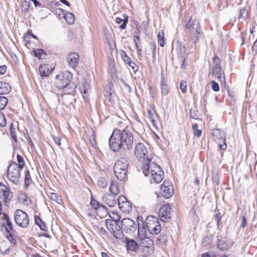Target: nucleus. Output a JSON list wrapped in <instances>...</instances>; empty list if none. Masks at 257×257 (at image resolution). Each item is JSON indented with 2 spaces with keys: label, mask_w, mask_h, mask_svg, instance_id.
I'll return each instance as SVG.
<instances>
[{
  "label": "nucleus",
  "mask_w": 257,
  "mask_h": 257,
  "mask_svg": "<svg viewBox=\"0 0 257 257\" xmlns=\"http://www.w3.org/2000/svg\"><path fill=\"white\" fill-rule=\"evenodd\" d=\"M6 65H0V75L4 74L6 72Z\"/></svg>",
  "instance_id": "338daca9"
},
{
  "label": "nucleus",
  "mask_w": 257,
  "mask_h": 257,
  "mask_svg": "<svg viewBox=\"0 0 257 257\" xmlns=\"http://www.w3.org/2000/svg\"><path fill=\"white\" fill-rule=\"evenodd\" d=\"M97 184L99 188H105L107 186V182L104 178L100 177L97 180Z\"/></svg>",
  "instance_id": "c9c22d12"
},
{
  "label": "nucleus",
  "mask_w": 257,
  "mask_h": 257,
  "mask_svg": "<svg viewBox=\"0 0 257 257\" xmlns=\"http://www.w3.org/2000/svg\"><path fill=\"white\" fill-rule=\"evenodd\" d=\"M117 202L120 210L124 212L132 211V205L124 196H120L118 198Z\"/></svg>",
  "instance_id": "f3484780"
},
{
  "label": "nucleus",
  "mask_w": 257,
  "mask_h": 257,
  "mask_svg": "<svg viewBox=\"0 0 257 257\" xmlns=\"http://www.w3.org/2000/svg\"><path fill=\"white\" fill-rule=\"evenodd\" d=\"M132 131V127L128 125L123 130H113L109 139V146L113 151L118 152L120 149L129 151L133 148L134 137Z\"/></svg>",
  "instance_id": "f257e3e1"
},
{
  "label": "nucleus",
  "mask_w": 257,
  "mask_h": 257,
  "mask_svg": "<svg viewBox=\"0 0 257 257\" xmlns=\"http://www.w3.org/2000/svg\"><path fill=\"white\" fill-rule=\"evenodd\" d=\"M30 37L29 35H25L24 36V41L25 43V45H27L28 44H30Z\"/></svg>",
  "instance_id": "052dcab7"
},
{
  "label": "nucleus",
  "mask_w": 257,
  "mask_h": 257,
  "mask_svg": "<svg viewBox=\"0 0 257 257\" xmlns=\"http://www.w3.org/2000/svg\"><path fill=\"white\" fill-rule=\"evenodd\" d=\"M246 224H247V221L246 220V218L244 216H242V219H241L240 226H241V227L244 228L246 225Z\"/></svg>",
  "instance_id": "69168bd1"
},
{
  "label": "nucleus",
  "mask_w": 257,
  "mask_h": 257,
  "mask_svg": "<svg viewBox=\"0 0 257 257\" xmlns=\"http://www.w3.org/2000/svg\"><path fill=\"white\" fill-rule=\"evenodd\" d=\"M35 56L39 59H44L46 56V53L43 50L38 49L33 51Z\"/></svg>",
  "instance_id": "72a5a7b5"
},
{
  "label": "nucleus",
  "mask_w": 257,
  "mask_h": 257,
  "mask_svg": "<svg viewBox=\"0 0 257 257\" xmlns=\"http://www.w3.org/2000/svg\"><path fill=\"white\" fill-rule=\"evenodd\" d=\"M158 37L159 39V42L160 43V45L161 47H164L165 44L164 32H160L158 35Z\"/></svg>",
  "instance_id": "49530a36"
},
{
  "label": "nucleus",
  "mask_w": 257,
  "mask_h": 257,
  "mask_svg": "<svg viewBox=\"0 0 257 257\" xmlns=\"http://www.w3.org/2000/svg\"><path fill=\"white\" fill-rule=\"evenodd\" d=\"M38 226L40 227L41 230L43 231H47V226L44 221L41 223V224H39Z\"/></svg>",
  "instance_id": "e2e57ef3"
},
{
  "label": "nucleus",
  "mask_w": 257,
  "mask_h": 257,
  "mask_svg": "<svg viewBox=\"0 0 257 257\" xmlns=\"http://www.w3.org/2000/svg\"><path fill=\"white\" fill-rule=\"evenodd\" d=\"M50 198L54 201H55L57 203L60 204L61 202V199L58 196L57 194L55 193H52L50 195Z\"/></svg>",
  "instance_id": "3c124183"
},
{
  "label": "nucleus",
  "mask_w": 257,
  "mask_h": 257,
  "mask_svg": "<svg viewBox=\"0 0 257 257\" xmlns=\"http://www.w3.org/2000/svg\"><path fill=\"white\" fill-rule=\"evenodd\" d=\"M120 225L122 229L128 234L134 233L137 228V223L130 218H123L121 221Z\"/></svg>",
  "instance_id": "9d476101"
},
{
  "label": "nucleus",
  "mask_w": 257,
  "mask_h": 257,
  "mask_svg": "<svg viewBox=\"0 0 257 257\" xmlns=\"http://www.w3.org/2000/svg\"><path fill=\"white\" fill-rule=\"evenodd\" d=\"M198 111L195 109H191L190 110V116L192 118L198 119Z\"/></svg>",
  "instance_id": "8fccbe9b"
},
{
  "label": "nucleus",
  "mask_w": 257,
  "mask_h": 257,
  "mask_svg": "<svg viewBox=\"0 0 257 257\" xmlns=\"http://www.w3.org/2000/svg\"><path fill=\"white\" fill-rule=\"evenodd\" d=\"M201 257H215V255L213 252L209 251L203 253Z\"/></svg>",
  "instance_id": "bf43d9fd"
},
{
  "label": "nucleus",
  "mask_w": 257,
  "mask_h": 257,
  "mask_svg": "<svg viewBox=\"0 0 257 257\" xmlns=\"http://www.w3.org/2000/svg\"><path fill=\"white\" fill-rule=\"evenodd\" d=\"M180 87L183 93H186L187 91V82L185 81H181L180 84Z\"/></svg>",
  "instance_id": "864d4df0"
},
{
  "label": "nucleus",
  "mask_w": 257,
  "mask_h": 257,
  "mask_svg": "<svg viewBox=\"0 0 257 257\" xmlns=\"http://www.w3.org/2000/svg\"><path fill=\"white\" fill-rule=\"evenodd\" d=\"M139 237L141 239L147 235V228L145 225L137 226Z\"/></svg>",
  "instance_id": "c756f323"
},
{
  "label": "nucleus",
  "mask_w": 257,
  "mask_h": 257,
  "mask_svg": "<svg viewBox=\"0 0 257 257\" xmlns=\"http://www.w3.org/2000/svg\"><path fill=\"white\" fill-rule=\"evenodd\" d=\"M160 194L165 199L169 198L174 193L173 186L169 181H165L160 187Z\"/></svg>",
  "instance_id": "ddd939ff"
},
{
  "label": "nucleus",
  "mask_w": 257,
  "mask_h": 257,
  "mask_svg": "<svg viewBox=\"0 0 257 257\" xmlns=\"http://www.w3.org/2000/svg\"><path fill=\"white\" fill-rule=\"evenodd\" d=\"M211 135L212 139L218 144V147L222 150H226L227 145L224 133L219 129L214 128L212 131Z\"/></svg>",
  "instance_id": "6e6552de"
},
{
  "label": "nucleus",
  "mask_w": 257,
  "mask_h": 257,
  "mask_svg": "<svg viewBox=\"0 0 257 257\" xmlns=\"http://www.w3.org/2000/svg\"><path fill=\"white\" fill-rule=\"evenodd\" d=\"M79 56L76 53H70L67 57V61L69 64H76L78 63Z\"/></svg>",
  "instance_id": "a878e982"
},
{
  "label": "nucleus",
  "mask_w": 257,
  "mask_h": 257,
  "mask_svg": "<svg viewBox=\"0 0 257 257\" xmlns=\"http://www.w3.org/2000/svg\"><path fill=\"white\" fill-rule=\"evenodd\" d=\"M116 196L109 193H105L101 197V201L103 204L109 207H114L117 201Z\"/></svg>",
  "instance_id": "dca6fc26"
},
{
  "label": "nucleus",
  "mask_w": 257,
  "mask_h": 257,
  "mask_svg": "<svg viewBox=\"0 0 257 257\" xmlns=\"http://www.w3.org/2000/svg\"><path fill=\"white\" fill-rule=\"evenodd\" d=\"M120 54L125 64H131V59L124 51H121Z\"/></svg>",
  "instance_id": "e433bc0d"
},
{
  "label": "nucleus",
  "mask_w": 257,
  "mask_h": 257,
  "mask_svg": "<svg viewBox=\"0 0 257 257\" xmlns=\"http://www.w3.org/2000/svg\"><path fill=\"white\" fill-rule=\"evenodd\" d=\"M22 169L19 168L15 162H12L7 170V177L14 184H18L21 177V172Z\"/></svg>",
  "instance_id": "423d86ee"
},
{
  "label": "nucleus",
  "mask_w": 257,
  "mask_h": 257,
  "mask_svg": "<svg viewBox=\"0 0 257 257\" xmlns=\"http://www.w3.org/2000/svg\"><path fill=\"white\" fill-rule=\"evenodd\" d=\"M115 223V221L111 219H105L100 221V224H102L105 225L109 231H111L113 230V226Z\"/></svg>",
  "instance_id": "cd10ccee"
},
{
  "label": "nucleus",
  "mask_w": 257,
  "mask_h": 257,
  "mask_svg": "<svg viewBox=\"0 0 257 257\" xmlns=\"http://www.w3.org/2000/svg\"><path fill=\"white\" fill-rule=\"evenodd\" d=\"M213 74L220 81L224 80V74L223 71L220 65H216L213 69Z\"/></svg>",
  "instance_id": "412c9836"
},
{
  "label": "nucleus",
  "mask_w": 257,
  "mask_h": 257,
  "mask_svg": "<svg viewBox=\"0 0 257 257\" xmlns=\"http://www.w3.org/2000/svg\"><path fill=\"white\" fill-rule=\"evenodd\" d=\"M14 220L19 226L26 228L30 222V219L28 214L21 209H17L14 213Z\"/></svg>",
  "instance_id": "0eeeda50"
},
{
  "label": "nucleus",
  "mask_w": 257,
  "mask_h": 257,
  "mask_svg": "<svg viewBox=\"0 0 257 257\" xmlns=\"http://www.w3.org/2000/svg\"><path fill=\"white\" fill-rule=\"evenodd\" d=\"M134 42L136 45V47L137 48V49L138 50V52H139L141 51V49L139 48V43H140V39L139 36H136L134 39Z\"/></svg>",
  "instance_id": "5fc2aeb1"
},
{
  "label": "nucleus",
  "mask_w": 257,
  "mask_h": 257,
  "mask_svg": "<svg viewBox=\"0 0 257 257\" xmlns=\"http://www.w3.org/2000/svg\"><path fill=\"white\" fill-rule=\"evenodd\" d=\"M212 241V238L211 236H206L204 237L202 240V244L203 246H207L209 245Z\"/></svg>",
  "instance_id": "09e8293b"
},
{
  "label": "nucleus",
  "mask_w": 257,
  "mask_h": 257,
  "mask_svg": "<svg viewBox=\"0 0 257 257\" xmlns=\"http://www.w3.org/2000/svg\"><path fill=\"white\" fill-rule=\"evenodd\" d=\"M35 221L36 224L39 225L41 224L43 221L42 220L41 218L37 215H35Z\"/></svg>",
  "instance_id": "680f3d73"
},
{
  "label": "nucleus",
  "mask_w": 257,
  "mask_h": 257,
  "mask_svg": "<svg viewBox=\"0 0 257 257\" xmlns=\"http://www.w3.org/2000/svg\"><path fill=\"white\" fill-rule=\"evenodd\" d=\"M145 224L147 231L151 234L157 235L161 232V226L157 217L148 216L145 220Z\"/></svg>",
  "instance_id": "39448f33"
},
{
  "label": "nucleus",
  "mask_w": 257,
  "mask_h": 257,
  "mask_svg": "<svg viewBox=\"0 0 257 257\" xmlns=\"http://www.w3.org/2000/svg\"><path fill=\"white\" fill-rule=\"evenodd\" d=\"M152 158H147V159L143 162V172L146 176H149L151 170L156 169L160 171V166L154 162H151Z\"/></svg>",
  "instance_id": "9b49d317"
},
{
  "label": "nucleus",
  "mask_w": 257,
  "mask_h": 257,
  "mask_svg": "<svg viewBox=\"0 0 257 257\" xmlns=\"http://www.w3.org/2000/svg\"><path fill=\"white\" fill-rule=\"evenodd\" d=\"M64 18L65 19L66 22L69 24H72L74 22L75 16L71 13H66L64 16Z\"/></svg>",
  "instance_id": "473e14b6"
},
{
  "label": "nucleus",
  "mask_w": 257,
  "mask_h": 257,
  "mask_svg": "<svg viewBox=\"0 0 257 257\" xmlns=\"http://www.w3.org/2000/svg\"><path fill=\"white\" fill-rule=\"evenodd\" d=\"M164 172L160 167V171H157L156 169L151 170V173L150 175L151 177V182L156 183H160L164 178Z\"/></svg>",
  "instance_id": "a211bd4d"
},
{
  "label": "nucleus",
  "mask_w": 257,
  "mask_h": 257,
  "mask_svg": "<svg viewBox=\"0 0 257 257\" xmlns=\"http://www.w3.org/2000/svg\"><path fill=\"white\" fill-rule=\"evenodd\" d=\"M128 19L127 17H124V19H122L119 17H117L115 19V22L118 24L122 22V24L120 26L121 29H124L126 27V24L127 23Z\"/></svg>",
  "instance_id": "2f4dec72"
},
{
  "label": "nucleus",
  "mask_w": 257,
  "mask_h": 257,
  "mask_svg": "<svg viewBox=\"0 0 257 257\" xmlns=\"http://www.w3.org/2000/svg\"><path fill=\"white\" fill-rule=\"evenodd\" d=\"M126 243L127 250L131 251H136L138 248V244L133 239L128 240L127 239L126 241Z\"/></svg>",
  "instance_id": "bb28decb"
},
{
  "label": "nucleus",
  "mask_w": 257,
  "mask_h": 257,
  "mask_svg": "<svg viewBox=\"0 0 257 257\" xmlns=\"http://www.w3.org/2000/svg\"><path fill=\"white\" fill-rule=\"evenodd\" d=\"M187 22L185 25V31L188 34L190 39L194 44H196L203 35L200 23L196 21H192L189 16L186 17Z\"/></svg>",
  "instance_id": "f03ea898"
},
{
  "label": "nucleus",
  "mask_w": 257,
  "mask_h": 257,
  "mask_svg": "<svg viewBox=\"0 0 257 257\" xmlns=\"http://www.w3.org/2000/svg\"><path fill=\"white\" fill-rule=\"evenodd\" d=\"M128 167V162L124 157L119 158L114 164L113 172L116 178L120 181H123L126 178Z\"/></svg>",
  "instance_id": "7ed1b4c3"
},
{
  "label": "nucleus",
  "mask_w": 257,
  "mask_h": 257,
  "mask_svg": "<svg viewBox=\"0 0 257 257\" xmlns=\"http://www.w3.org/2000/svg\"><path fill=\"white\" fill-rule=\"evenodd\" d=\"M13 196V193L11 192L10 188L0 182V198H2L5 203H7L10 201Z\"/></svg>",
  "instance_id": "2eb2a0df"
},
{
  "label": "nucleus",
  "mask_w": 257,
  "mask_h": 257,
  "mask_svg": "<svg viewBox=\"0 0 257 257\" xmlns=\"http://www.w3.org/2000/svg\"><path fill=\"white\" fill-rule=\"evenodd\" d=\"M6 120L4 115H0V125L4 126L6 125Z\"/></svg>",
  "instance_id": "13d9d810"
},
{
  "label": "nucleus",
  "mask_w": 257,
  "mask_h": 257,
  "mask_svg": "<svg viewBox=\"0 0 257 257\" xmlns=\"http://www.w3.org/2000/svg\"><path fill=\"white\" fill-rule=\"evenodd\" d=\"M17 161L18 162V166L21 169H23L25 166V162L23 157L20 155L19 154L17 155Z\"/></svg>",
  "instance_id": "79ce46f5"
},
{
  "label": "nucleus",
  "mask_w": 257,
  "mask_h": 257,
  "mask_svg": "<svg viewBox=\"0 0 257 257\" xmlns=\"http://www.w3.org/2000/svg\"><path fill=\"white\" fill-rule=\"evenodd\" d=\"M72 78V74L69 71L61 72L55 77V85L59 89L65 88L70 84Z\"/></svg>",
  "instance_id": "20e7f679"
},
{
  "label": "nucleus",
  "mask_w": 257,
  "mask_h": 257,
  "mask_svg": "<svg viewBox=\"0 0 257 257\" xmlns=\"http://www.w3.org/2000/svg\"><path fill=\"white\" fill-rule=\"evenodd\" d=\"M55 67H52V65H40L39 70L41 77H48L52 73Z\"/></svg>",
  "instance_id": "aec40b11"
},
{
  "label": "nucleus",
  "mask_w": 257,
  "mask_h": 257,
  "mask_svg": "<svg viewBox=\"0 0 257 257\" xmlns=\"http://www.w3.org/2000/svg\"><path fill=\"white\" fill-rule=\"evenodd\" d=\"M3 216V219L7 225V232L12 231V233H16V230L13 228V225L8 215L6 213H4Z\"/></svg>",
  "instance_id": "4be33fe9"
},
{
  "label": "nucleus",
  "mask_w": 257,
  "mask_h": 257,
  "mask_svg": "<svg viewBox=\"0 0 257 257\" xmlns=\"http://www.w3.org/2000/svg\"><path fill=\"white\" fill-rule=\"evenodd\" d=\"M103 225H104L102 224H100V223L99 226L97 227L99 233L102 235L105 234L106 233V231H105V230L104 229V228L103 227Z\"/></svg>",
  "instance_id": "4d7b16f0"
},
{
  "label": "nucleus",
  "mask_w": 257,
  "mask_h": 257,
  "mask_svg": "<svg viewBox=\"0 0 257 257\" xmlns=\"http://www.w3.org/2000/svg\"><path fill=\"white\" fill-rule=\"evenodd\" d=\"M11 90L10 84L4 81H0V95L9 93Z\"/></svg>",
  "instance_id": "b1692460"
},
{
  "label": "nucleus",
  "mask_w": 257,
  "mask_h": 257,
  "mask_svg": "<svg viewBox=\"0 0 257 257\" xmlns=\"http://www.w3.org/2000/svg\"><path fill=\"white\" fill-rule=\"evenodd\" d=\"M109 191L113 195L116 196L119 193V188L118 182L112 180L109 188Z\"/></svg>",
  "instance_id": "393cba45"
},
{
  "label": "nucleus",
  "mask_w": 257,
  "mask_h": 257,
  "mask_svg": "<svg viewBox=\"0 0 257 257\" xmlns=\"http://www.w3.org/2000/svg\"><path fill=\"white\" fill-rule=\"evenodd\" d=\"M166 239V237L164 235H161L157 238V242L158 243H161L165 241Z\"/></svg>",
  "instance_id": "0e129e2a"
},
{
  "label": "nucleus",
  "mask_w": 257,
  "mask_h": 257,
  "mask_svg": "<svg viewBox=\"0 0 257 257\" xmlns=\"http://www.w3.org/2000/svg\"><path fill=\"white\" fill-rule=\"evenodd\" d=\"M192 129L194 132V134L195 136L199 138L201 136L202 131L201 130L198 129V125L195 123L192 125Z\"/></svg>",
  "instance_id": "c03bdc74"
},
{
  "label": "nucleus",
  "mask_w": 257,
  "mask_h": 257,
  "mask_svg": "<svg viewBox=\"0 0 257 257\" xmlns=\"http://www.w3.org/2000/svg\"><path fill=\"white\" fill-rule=\"evenodd\" d=\"M171 207L169 204L164 205L159 210V216L163 222H168L171 219Z\"/></svg>",
  "instance_id": "4468645a"
},
{
  "label": "nucleus",
  "mask_w": 257,
  "mask_h": 257,
  "mask_svg": "<svg viewBox=\"0 0 257 257\" xmlns=\"http://www.w3.org/2000/svg\"><path fill=\"white\" fill-rule=\"evenodd\" d=\"M141 240L140 245L143 248V250L146 255L150 254L154 252L153 241L148 237H145L140 239Z\"/></svg>",
  "instance_id": "f8f14e48"
},
{
  "label": "nucleus",
  "mask_w": 257,
  "mask_h": 257,
  "mask_svg": "<svg viewBox=\"0 0 257 257\" xmlns=\"http://www.w3.org/2000/svg\"><path fill=\"white\" fill-rule=\"evenodd\" d=\"M80 90L85 102L88 101L87 89L84 87L80 88Z\"/></svg>",
  "instance_id": "de8ad7c7"
},
{
  "label": "nucleus",
  "mask_w": 257,
  "mask_h": 257,
  "mask_svg": "<svg viewBox=\"0 0 257 257\" xmlns=\"http://www.w3.org/2000/svg\"><path fill=\"white\" fill-rule=\"evenodd\" d=\"M32 179L29 170H28L25 172V183L26 186L28 187L32 182Z\"/></svg>",
  "instance_id": "4c0bfd02"
},
{
  "label": "nucleus",
  "mask_w": 257,
  "mask_h": 257,
  "mask_svg": "<svg viewBox=\"0 0 257 257\" xmlns=\"http://www.w3.org/2000/svg\"><path fill=\"white\" fill-rule=\"evenodd\" d=\"M8 102V99L5 96H0V110L4 109Z\"/></svg>",
  "instance_id": "37998d69"
},
{
  "label": "nucleus",
  "mask_w": 257,
  "mask_h": 257,
  "mask_svg": "<svg viewBox=\"0 0 257 257\" xmlns=\"http://www.w3.org/2000/svg\"><path fill=\"white\" fill-rule=\"evenodd\" d=\"M91 205L95 209H97L98 207L102 206L103 208H104L103 204L102 203H100L95 200L91 199L90 202Z\"/></svg>",
  "instance_id": "a18cd8bd"
},
{
  "label": "nucleus",
  "mask_w": 257,
  "mask_h": 257,
  "mask_svg": "<svg viewBox=\"0 0 257 257\" xmlns=\"http://www.w3.org/2000/svg\"><path fill=\"white\" fill-rule=\"evenodd\" d=\"M221 219V214L220 213H218L215 215V219L217 221V224L218 226L219 225L220 221Z\"/></svg>",
  "instance_id": "774afa93"
},
{
  "label": "nucleus",
  "mask_w": 257,
  "mask_h": 257,
  "mask_svg": "<svg viewBox=\"0 0 257 257\" xmlns=\"http://www.w3.org/2000/svg\"><path fill=\"white\" fill-rule=\"evenodd\" d=\"M161 93L163 95H167L169 92V89L168 85L165 83V78L162 77V80L161 83Z\"/></svg>",
  "instance_id": "c85d7f7f"
},
{
  "label": "nucleus",
  "mask_w": 257,
  "mask_h": 257,
  "mask_svg": "<svg viewBox=\"0 0 257 257\" xmlns=\"http://www.w3.org/2000/svg\"><path fill=\"white\" fill-rule=\"evenodd\" d=\"M248 17V12L245 8L241 9L239 11L238 18L239 20H242L243 21L246 20Z\"/></svg>",
  "instance_id": "7c9ffc66"
},
{
  "label": "nucleus",
  "mask_w": 257,
  "mask_h": 257,
  "mask_svg": "<svg viewBox=\"0 0 257 257\" xmlns=\"http://www.w3.org/2000/svg\"><path fill=\"white\" fill-rule=\"evenodd\" d=\"M233 242L231 240L228 239L226 237H219L218 238L217 245L218 248L221 250H225L229 249L232 245Z\"/></svg>",
  "instance_id": "6ab92c4d"
},
{
  "label": "nucleus",
  "mask_w": 257,
  "mask_h": 257,
  "mask_svg": "<svg viewBox=\"0 0 257 257\" xmlns=\"http://www.w3.org/2000/svg\"><path fill=\"white\" fill-rule=\"evenodd\" d=\"M135 155L138 159L142 162L147 160V158H151V155L149 153L146 147L141 143H138L136 145Z\"/></svg>",
  "instance_id": "1a4fd4ad"
},
{
  "label": "nucleus",
  "mask_w": 257,
  "mask_h": 257,
  "mask_svg": "<svg viewBox=\"0 0 257 257\" xmlns=\"http://www.w3.org/2000/svg\"><path fill=\"white\" fill-rule=\"evenodd\" d=\"M137 225V226L145 225V221L144 222V219L142 216L138 217Z\"/></svg>",
  "instance_id": "6e6d98bb"
},
{
  "label": "nucleus",
  "mask_w": 257,
  "mask_h": 257,
  "mask_svg": "<svg viewBox=\"0 0 257 257\" xmlns=\"http://www.w3.org/2000/svg\"><path fill=\"white\" fill-rule=\"evenodd\" d=\"M112 86V84L109 83L104 88V95L110 102H111L112 94L113 93V90L111 88Z\"/></svg>",
  "instance_id": "5701e85b"
},
{
  "label": "nucleus",
  "mask_w": 257,
  "mask_h": 257,
  "mask_svg": "<svg viewBox=\"0 0 257 257\" xmlns=\"http://www.w3.org/2000/svg\"><path fill=\"white\" fill-rule=\"evenodd\" d=\"M148 113L153 123L154 124V122L156 120V118H157V115L155 110L152 109H148Z\"/></svg>",
  "instance_id": "58836bf2"
},
{
  "label": "nucleus",
  "mask_w": 257,
  "mask_h": 257,
  "mask_svg": "<svg viewBox=\"0 0 257 257\" xmlns=\"http://www.w3.org/2000/svg\"><path fill=\"white\" fill-rule=\"evenodd\" d=\"M8 234L7 235V239L10 241V242L13 244H16V240L15 238V233H12V231L7 232Z\"/></svg>",
  "instance_id": "a19ab883"
},
{
  "label": "nucleus",
  "mask_w": 257,
  "mask_h": 257,
  "mask_svg": "<svg viewBox=\"0 0 257 257\" xmlns=\"http://www.w3.org/2000/svg\"><path fill=\"white\" fill-rule=\"evenodd\" d=\"M211 87L213 91H218L219 90V86L218 84L214 80H212L211 82Z\"/></svg>",
  "instance_id": "603ef678"
},
{
  "label": "nucleus",
  "mask_w": 257,
  "mask_h": 257,
  "mask_svg": "<svg viewBox=\"0 0 257 257\" xmlns=\"http://www.w3.org/2000/svg\"><path fill=\"white\" fill-rule=\"evenodd\" d=\"M115 230L114 228H113V230L110 231L112 232L113 235L116 238L121 239L122 237L123 234L121 230L117 229L116 227H115Z\"/></svg>",
  "instance_id": "ea45409f"
},
{
  "label": "nucleus",
  "mask_w": 257,
  "mask_h": 257,
  "mask_svg": "<svg viewBox=\"0 0 257 257\" xmlns=\"http://www.w3.org/2000/svg\"><path fill=\"white\" fill-rule=\"evenodd\" d=\"M108 72L112 78L116 77L117 70L116 65H109Z\"/></svg>",
  "instance_id": "f704fd0d"
}]
</instances>
